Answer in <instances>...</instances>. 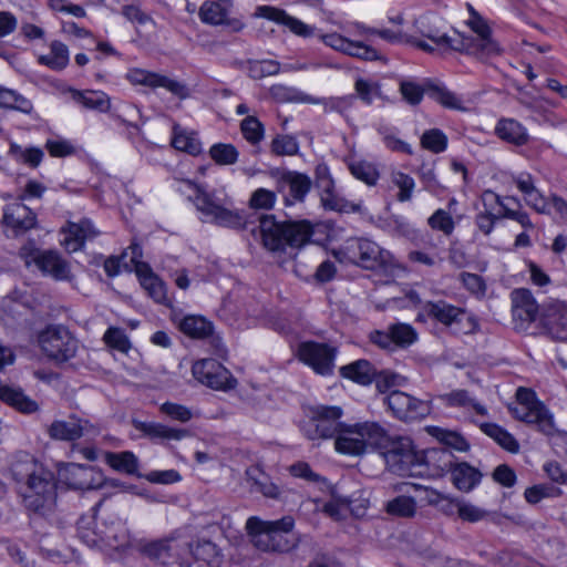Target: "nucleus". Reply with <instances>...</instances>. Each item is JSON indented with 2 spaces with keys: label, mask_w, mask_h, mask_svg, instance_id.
<instances>
[{
  "label": "nucleus",
  "mask_w": 567,
  "mask_h": 567,
  "mask_svg": "<svg viewBox=\"0 0 567 567\" xmlns=\"http://www.w3.org/2000/svg\"><path fill=\"white\" fill-rule=\"evenodd\" d=\"M12 474L18 482L27 483L23 495L25 507L44 514L55 503V484L53 473L47 470L32 455L18 454L12 464Z\"/></svg>",
  "instance_id": "1"
},
{
  "label": "nucleus",
  "mask_w": 567,
  "mask_h": 567,
  "mask_svg": "<svg viewBox=\"0 0 567 567\" xmlns=\"http://www.w3.org/2000/svg\"><path fill=\"white\" fill-rule=\"evenodd\" d=\"M78 533L81 540L89 547L110 555L122 553L132 545V536L126 523L114 515L103 517L101 520L82 517L78 523Z\"/></svg>",
  "instance_id": "2"
},
{
  "label": "nucleus",
  "mask_w": 567,
  "mask_h": 567,
  "mask_svg": "<svg viewBox=\"0 0 567 567\" xmlns=\"http://www.w3.org/2000/svg\"><path fill=\"white\" fill-rule=\"evenodd\" d=\"M426 432L444 444L442 447L430 449L422 452V463L424 464V475L445 476L456 488L461 484V470L458 457L453 450H461V435L439 426H426Z\"/></svg>",
  "instance_id": "3"
},
{
  "label": "nucleus",
  "mask_w": 567,
  "mask_h": 567,
  "mask_svg": "<svg viewBox=\"0 0 567 567\" xmlns=\"http://www.w3.org/2000/svg\"><path fill=\"white\" fill-rule=\"evenodd\" d=\"M516 402L508 405L511 414L518 421L536 426L537 431L553 443H567V431L558 429L554 414L537 398L535 391L527 388L516 390Z\"/></svg>",
  "instance_id": "4"
},
{
  "label": "nucleus",
  "mask_w": 567,
  "mask_h": 567,
  "mask_svg": "<svg viewBox=\"0 0 567 567\" xmlns=\"http://www.w3.org/2000/svg\"><path fill=\"white\" fill-rule=\"evenodd\" d=\"M295 520L291 516H285L277 520H262L257 516H250L246 520V529L252 545L266 553H288L297 546L296 538L291 535Z\"/></svg>",
  "instance_id": "5"
},
{
  "label": "nucleus",
  "mask_w": 567,
  "mask_h": 567,
  "mask_svg": "<svg viewBox=\"0 0 567 567\" xmlns=\"http://www.w3.org/2000/svg\"><path fill=\"white\" fill-rule=\"evenodd\" d=\"M386 442L385 429L373 421L340 423L334 440V450L347 456H362L375 451Z\"/></svg>",
  "instance_id": "6"
},
{
  "label": "nucleus",
  "mask_w": 567,
  "mask_h": 567,
  "mask_svg": "<svg viewBox=\"0 0 567 567\" xmlns=\"http://www.w3.org/2000/svg\"><path fill=\"white\" fill-rule=\"evenodd\" d=\"M265 247L271 251H286L293 257V250L308 244L313 234L311 225L306 221L279 223L274 216H264L259 223Z\"/></svg>",
  "instance_id": "7"
},
{
  "label": "nucleus",
  "mask_w": 567,
  "mask_h": 567,
  "mask_svg": "<svg viewBox=\"0 0 567 567\" xmlns=\"http://www.w3.org/2000/svg\"><path fill=\"white\" fill-rule=\"evenodd\" d=\"M185 184L196 190L194 204L202 221L229 228L244 225V218L234 208L233 200L227 195L220 196L217 192H205L192 181H185Z\"/></svg>",
  "instance_id": "8"
},
{
  "label": "nucleus",
  "mask_w": 567,
  "mask_h": 567,
  "mask_svg": "<svg viewBox=\"0 0 567 567\" xmlns=\"http://www.w3.org/2000/svg\"><path fill=\"white\" fill-rule=\"evenodd\" d=\"M385 440L379 451L386 465L395 473L408 476H423L425 471L422 463V452L416 451L409 437H391L385 431Z\"/></svg>",
  "instance_id": "9"
},
{
  "label": "nucleus",
  "mask_w": 567,
  "mask_h": 567,
  "mask_svg": "<svg viewBox=\"0 0 567 567\" xmlns=\"http://www.w3.org/2000/svg\"><path fill=\"white\" fill-rule=\"evenodd\" d=\"M466 10L468 17L465 24L474 37H463V52L481 60L499 54V45L492 39V31L486 20L471 3H466Z\"/></svg>",
  "instance_id": "10"
},
{
  "label": "nucleus",
  "mask_w": 567,
  "mask_h": 567,
  "mask_svg": "<svg viewBox=\"0 0 567 567\" xmlns=\"http://www.w3.org/2000/svg\"><path fill=\"white\" fill-rule=\"evenodd\" d=\"M38 344L41 351L51 360L66 362L75 357L79 341L61 324H51L39 332Z\"/></svg>",
  "instance_id": "11"
},
{
  "label": "nucleus",
  "mask_w": 567,
  "mask_h": 567,
  "mask_svg": "<svg viewBox=\"0 0 567 567\" xmlns=\"http://www.w3.org/2000/svg\"><path fill=\"white\" fill-rule=\"evenodd\" d=\"M343 411L338 405H317L311 409L309 420L301 430L312 441L336 439Z\"/></svg>",
  "instance_id": "12"
},
{
  "label": "nucleus",
  "mask_w": 567,
  "mask_h": 567,
  "mask_svg": "<svg viewBox=\"0 0 567 567\" xmlns=\"http://www.w3.org/2000/svg\"><path fill=\"white\" fill-rule=\"evenodd\" d=\"M297 358L317 374L331 375L334 369L337 349L328 343L303 341L297 348Z\"/></svg>",
  "instance_id": "13"
},
{
  "label": "nucleus",
  "mask_w": 567,
  "mask_h": 567,
  "mask_svg": "<svg viewBox=\"0 0 567 567\" xmlns=\"http://www.w3.org/2000/svg\"><path fill=\"white\" fill-rule=\"evenodd\" d=\"M125 79L134 86L143 85L153 90L165 89L181 100L190 95V91L185 83L146 69L131 68L127 70Z\"/></svg>",
  "instance_id": "14"
},
{
  "label": "nucleus",
  "mask_w": 567,
  "mask_h": 567,
  "mask_svg": "<svg viewBox=\"0 0 567 567\" xmlns=\"http://www.w3.org/2000/svg\"><path fill=\"white\" fill-rule=\"evenodd\" d=\"M20 256L28 267L34 265L43 274L56 280H69L71 278L69 265L55 251H40L33 247L24 246L20 250Z\"/></svg>",
  "instance_id": "15"
},
{
  "label": "nucleus",
  "mask_w": 567,
  "mask_h": 567,
  "mask_svg": "<svg viewBox=\"0 0 567 567\" xmlns=\"http://www.w3.org/2000/svg\"><path fill=\"white\" fill-rule=\"evenodd\" d=\"M193 377L202 384L226 391L236 386L231 373L215 359H200L192 367Z\"/></svg>",
  "instance_id": "16"
},
{
  "label": "nucleus",
  "mask_w": 567,
  "mask_h": 567,
  "mask_svg": "<svg viewBox=\"0 0 567 567\" xmlns=\"http://www.w3.org/2000/svg\"><path fill=\"white\" fill-rule=\"evenodd\" d=\"M420 41H425L435 49H450L451 39L446 35L443 20L435 14H424L413 21L412 28H409Z\"/></svg>",
  "instance_id": "17"
},
{
  "label": "nucleus",
  "mask_w": 567,
  "mask_h": 567,
  "mask_svg": "<svg viewBox=\"0 0 567 567\" xmlns=\"http://www.w3.org/2000/svg\"><path fill=\"white\" fill-rule=\"evenodd\" d=\"M352 252L357 257V265L364 269H386L393 265L392 254L380 247L375 241L360 238L352 245Z\"/></svg>",
  "instance_id": "18"
},
{
  "label": "nucleus",
  "mask_w": 567,
  "mask_h": 567,
  "mask_svg": "<svg viewBox=\"0 0 567 567\" xmlns=\"http://www.w3.org/2000/svg\"><path fill=\"white\" fill-rule=\"evenodd\" d=\"M61 482L74 489H92L101 484L102 475L93 466L65 463L58 466Z\"/></svg>",
  "instance_id": "19"
},
{
  "label": "nucleus",
  "mask_w": 567,
  "mask_h": 567,
  "mask_svg": "<svg viewBox=\"0 0 567 567\" xmlns=\"http://www.w3.org/2000/svg\"><path fill=\"white\" fill-rule=\"evenodd\" d=\"M342 378L349 379L358 384L368 385L378 378V388L384 383L386 386L395 385L399 375L383 372L378 374L377 369L368 360H357L347 365H343L339 370Z\"/></svg>",
  "instance_id": "20"
},
{
  "label": "nucleus",
  "mask_w": 567,
  "mask_h": 567,
  "mask_svg": "<svg viewBox=\"0 0 567 567\" xmlns=\"http://www.w3.org/2000/svg\"><path fill=\"white\" fill-rule=\"evenodd\" d=\"M99 432L94 424L75 415L55 420L48 426L49 436L56 441H76L83 436H95Z\"/></svg>",
  "instance_id": "21"
},
{
  "label": "nucleus",
  "mask_w": 567,
  "mask_h": 567,
  "mask_svg": "<svg viewBox=\"0 0 567 567\" xmlns=\"http://www.w3.org/2000/svg\"><path fill=\"white\" fill-rule=\"evenodd\" d=\"M385 403L398 419L404 421L424 417L430 412V406L425 401L417 400L402 391L390 392L385 398Z\"/></svg>",
  "instance_id": "22"
},
{
  "label": "nucleus",
  "mask_w": 567,
  "mask_h": 567,
  "mask_svg": "<svg viewBox=\"0 0 567 567\" xmlns=\"http://www.w3.org/2000/svg\"><path fill=\"white\" fill-rule=\"evenodd\" d=\"M255 16L274 21L278 24L287 27L293 34L301 38H311L316 35V27L305 23L296 17L288 14L285 10L270 6H259Z\"/></svg>",
  "instance_id": "23"
},
{
  "label": "nucleus",
  "mask_w": 567,
  "mask_h": 567,
  "mask_svg": "<svg viewBox=\"0 0 567 567\" xmlns=\"http://www.w3.org/2000/svg\"><path fill=\"white\" fill-rule=\"evenodd\" d=\"M320 39L329 48L350 56L368 61H374L380 58L379 52L372 47H369L361 41L350 40L337 32L320 34Z\"/></svg>",
  "instance_id": "24"
},
{
  "label": "nucleus",
  "mask_w": 567,
  "mask_h": 567,
  "mask_svg": "<svg viewBox=\"0 0 567 567\" xmlns=\"http://www.w3.org/2000/svg\"><path fill=\"white\" fill-rule=\"evenodd\" d=\"M133 425L144 436L163 444L181 442L192 436V432L187 429L169 426L159 422L133 420Z\"/></svg>",
  "instance_id": "25"
},
{
  "label": "nucleus",
  "mask_w": 567,
  "mask_h": 567,
  "mask_svg": "<svg viewBox=\"0 0 567 567\" xmlns=\"http://www.w3.org/2000/svg\"><path fill=\"white\" fill-rule=\"evenodd\" d=\"M311 179L301 173L288 172L279 179V192L285 196L287 206L303 202L306 195L311 189Z\"/></svg>",
  "instance_id": "26"
},
{
  "label": "nucleus",
  "mask_w": 567,
  "mask_h": 567,
  "mask_svg": "<svg viewBox=\"0 0 567 567\" xmlns=\"http://www.w3.org/2000/svg\"><path fill=\"white\" fill-rule=\"evenodd\" d=\"M96 235L97 231L89 219L80 223L69 221L61 230L60 243L69 252H75L83 247L86 239Z\"/></svg>",
  "instance_id": "27"
},
{
  "label": "nucleus",
  "mask_w": 567,
  "mask_h": 567,
  "mask_svg": "<svg viewBox=\"0 0 567 567\" xmlns=\"http://www.w3.org/2000/svg\"><path fill=\"white\" fill-rule=\"evenodd\" d=\"M317 188L319 190L322 206L329 210H343L348 207L347 202L338 195L329 169L324 165L317 167Z\"/></svg>",
  "instance_id": "28"
},
{
  "label": "nucleus",
  "mask_w": 567,
  "mask_h": 567,
  "mask_svg": "<svg viewBox=\"0 0 567 567\" xmlns=\"http://www.w3.org/2000/svg\"><path fill=\"white\" fill-rule=\"evenodd\" d=\"M519 192L524 195L526 204L539 214L549 215V203L535 186L534 178L529 173H519L513 177Z\"/></svg>",
  "instance_id": "29"
},
{
  "label": "nucleus",
  "mask_w": 567,
  "mask_h": 567,
  "mask_svg": "<svg viewBox=\"0 0 567 567\" xmlns=\"http://www.w3.org/2000/svg\"><path fill=\"white\" fill-rule=\"evenodd\" d=\"M135 272L142 287L155 302L169 305L171 300L165 284L152 271L147 264L136 262Z\"/></svg>",
  "instance_id": "30"
},
{
  "label": "nucleus",
  "mask_w": 567,
  "mask_h": 567,
  "mask_svg": "<svg viewBox=\"0 0 567 567\" xmlns=\"http://www.w3.org/2000/svg\"><path fill=\"white\" fill-rule=\"evenodd\" d=\"M513 316L522 321L533 322L538 316V305L526 288L515 289L511 293Z\"/></svg>",
  "instance_id": "31"
},
{
  "label": "nucleus",
  "mask_w": 567,
  "mask_h": 567,
  "mask_svg": "<svg viewBox=\"0 0 567 567\" xmlns=\"http://www.w3.org/2000/svg\"><path fill=\"white\" fill-rule=\"evenodd\" d=\"M37 62L52 71H63L70 63V50L63 42L53 40L48 52L37 54Z\"/></svg>",
  "instance_id": "32"
},
{
  "label": "nucleus",
  "mask_w": 567,
  "mask_h": 567,
  "mask_svg": "<svg viewBox=\"0 0 567 567\" xmlns=\"http://www.w3.org/2000/svg\"><path fill=\"white\" fill-rule=\"evenodd\" d=\"M3 220L17 231L28 230L35 225V214L23 203H12L6 206Z\"/></svg>",
  "instance_id": "33"
},
{
  "label": "nucleus",
  "mask_w": 567,
  "mask_h": 567,
  "mask_svg": "<svg viewBox=\"0 0 567 567\" xmlns=\"http://www.w3.org/2000/svg\"><path fill=\"white\" fill-rule=\"evenodd\" d=\"M251 489L262 494L265 497L274 499L286 498L287 491L281 489L270 478L257 467H251L246 472Z\"/></svg>",
  "instance_id": "34"
},
{
  "label": "nucleus",
  "mask_w": 567,
  "mask_h": 567,
  "mask_svg": "<svg viewBox=\"0 0 567 567\" xmlns=\"http://www.w3.org/2000/svg\"><path fill=\"white\" fill-rule=\"evenodd\" d=\"M70 93L74 102L87 110L106 113L111 109V97L103 91L72 89Z\"/></svg>",
  "instance_id": "35"
},
{
  "label": "nucleus",
  "mask_w": 567,
  "mask_h": 567,
  "mask_svg": "<svg viewBox=\"0 0 567 567\" xmlns=\"http://www.w3.org/2000/svg\"><path fill=\"white\" fill-rule=\"evenodd\" d=\"M369 31L381 38L389 43H409L423 51H432L433 47L429 45L425 41L417 40L416 35L406 29H369Z\"/></svg>",
  "instance_id": "36"
},
{
  "label": "nucleus",
  "mask_w": 567,
  "mask_h": 567,
  "mask_svg": "<svg viewBox=\"0 0 567 567\" xmlns=\"http://www.w3.org/2000/svg\"><path fill=\"white\" fill-rule=\"evenodd\" d=\"M0 400L16 408L22 413H34L39 410L38 403L25 395L19 388L0 385Z\"/></svg>",
  "instance_id": "37"
},
{
  "label": "nucleus",
  "mask_w": 567,
  "mask_h": 567,
  "mask_svg": "<svg viewBox=\"0 0 567 567\" xmlns=\"http://www.w3.org/2000/svg\"><path fill=\"white\" fill-rule=\"evenodd\" d=\"M542 318L550 329H567V301L548 300L543 305Z\"/></svg>",
  "instance_id": "38"
},
{
  "label": "nucleus",
  "mask_w": 567,
  "mask_h": 567,
  "mask_svg": "<svg viewBox=\"0 0 567 567\" xmlns=\"http://www.w3.org/2000/svg\"><path fill=\"white\" fill-rule=\"evenodd\" d=\"M173 146L182 152L188 153L189 155H199L203 151L202 143L197 134L193 131L183 128L178 124L173 126Z\"/></svg>",
  "instance_id": "39"
},
{
  "label": "nucleus",
  "mask_w": 567,
  "mask_h": 567,
  "mask_svg": "<svg viewBox=\"0 0 567 567\" xmlns=\"http://www.w3.org/2000/svg\"><path fill=\"white\" fill-rule=\"evenodd\" d=\"M495 132L499 138L516 145H524L528 141L527 130L519 122L512 118L501 120Z\"/></svg>",
  "instance_id": "40"
},
{
  "label": "nucleus",
  "mask_w": 567,
  "mask_h": 567,
  "mask_svg": "<svg viewBox=\"0 0 567 567\" xmlns=\"http://www.w3.org/2000/svg\"><path fill=\"white\" fill-rule=\"evenodd\" d=\"M480 429L483 433L494 440L505 451L517 454L519 452V443L506 429L496 423H482Z\"/></svg>",
  "instance_id": "41"
},
{
  "label": "nucleus",
  "mask_w": 567,
  "mask_h": 567,
  "mask_svg": "<svg viewBox=\"0 0 567 567\" xmlns=\"http://www.w3.org/2000/svg\"><path fill=\"white\" fill-rule=\"evenodd\" d=\"M104 458L106 464L117 472L127 475H138V458L131 451L106 452Z\"/></svg>",
  "instance_id": "42"
},
{
  "label": "nucleus",
  "mask_w": 567,
  "mask_h": 567,
  "mask_svg": "<svg viewBox=\"0 0 567 567\" xmlns=\"http://www.w3.org/2000/svg\"><path fill=\"white\" fill-rule=\"evenodd\" d=\"M354 99L353 95L317 99L309 94H303L300 101L309 104H321L324 112H337L344 115L352 107Z\"/></svg>",
  "instance_id": "43"
},
{
  "label": "nucleus",
  "mask_w": 567,
  "mask_h": 567,
  "mask_svg": "<svg viewBox=\"0 0 567 567\" xmlns=\"http://www.w3.org/2000/svg\"><path fill=\"white\" fill-rule=\"evenodd\" d=\"M231 4L206 0L199 8V18L204 23L219 25L227 21Z\"/></svg>",
  "instance_id": "44"
},
{
  "label": "nucleus",
  "mask_w": 567,
  "mask_h": 567,
  "mask_svg": "<svg viewBox=\"0 0 567 567\" xmlns=\"http://www.w3.org/2000/svg\"><path fill=\"white\" fill-rule=\"evenodd\" d=\"M194 558L203 561L209 567H219L223 561V555L218 547L209 540H199L190 547Z\"/></svg>",
  "instance_id": "45"
},
{
  "label": "nucleus",
  "mask_w": 567,
  "mask_h": 567,
  "mask_svg": "<svg viewBox=\"0 0 567 567\" xmlns=\"http://www.w3.org/2000/svg\"><path fill=\"white\" fill-rule=\"evenodd\" d=\"M179 330L196 339H203L208 337L212 333L213 326L200 316H186L179 321Z\"/></svg>",
  "instance_id": "46"
},
{
  "label": "nucleus",
  "mask_w": 567,
  "mask_h": 567,
  "mask_svg": "<svg viewBox=\"0 0 567 567\" xmlns=\"http://www.w3.org/2000/svg\"><path fill=\"white\" fill-rule=\"evenodd\" d=\"M9 154L17 163L25 164L30 167H38L44 156L43 151L39 147H22L17 143H11Z\"/></svg>",
  "instance_id": "47"
},
{
  "label": "nucleus",
  "mask_w": 567,
  "mask_h": 567,
  "mask_svg": "<svg viewBox=\"0 0 567 567\" xmlns=\"http://www.w3.org/2000/svg\"><path fill=\"white\" fill-rule=\"evenodd\" d=\"M484 206L495 207L499 212V217L504 216L509 218L511 212H517L514 207H519V202L514 197H499L497 194L487 190L482 196Z\"/></svg>",
  "instance_id": "48"
},
{
  "label": "nucleus",
  "mask_w": 567,
  "mask_h": 567,
  "mask_svg": "<svg viewBox=\"0 0 567 567\" xmlns=\"http://www.w3.org/2000/svg\"><path fill=\"white\" fill-rule=\"evenodd\" d=\"M349 169L354 178L363 182L369 186H374L379 179L377 167L363 159H352L349 162Z\"/></svg>",
  "instance_id": "49"
},
{
  "label": "nucleus",
  "mask_w": 567,
  "mask_h": 567,
  "mask_svg": "<svg viewBox=\"0 0 567 567\" xmlns=\"http://www.w3.org/2000/svg\"><path fill=\"white\" fill-rule=\"evenodd\" d=\"M0 107L13 109L23 113L32 111L31 102L14 90L0 85Z\"/></svg>",
  "instance_id": "50"
},
{
  "label": "nucleus",
  "mask_w": 567,
  "mask_h": 567,
  "mask_svg": "<svg viewBox=\"0 0 567 567\" xmlns=\"http://www.w3.org/2000/svg\"><path fill=\"white\" fill-rule=\"evenodd\" d=\"M354 91L358 97L367 105L382 97L379 82L372 79L358 78L354 82Z\"/></svg>",
  "instance_id": "51"
},
{
  "label": "nucleus",
  "mask_w": 567,
  "mask_h": 567,
  "mask_svg": "<svg viewBox=\"0 0 567 567\" xmlns=\"http://www.w3.org/2000/svg\"><path fill=\"white\" fill-rule=\"evenodd\" d=\"M426 308L432 317L445 326L454 322L461 312L458 308L445 301L429 302Z\"/></svg>",
  "instance_id": "52"
},
{
  "label": "nucleus",
  "mask_w": 567,
  "mask_h": 567,
  "mask_svg": "<svg viewBox=\"0 0 567 567\" xmlns=\"http://www.w3.org/2000/svg\"><path fill=\"white\" fill-rule=\"evenodd\" d=\"M386 512L400 517H413L416 513V503L413 497L401 495L386 503Z\"/></svg>",
  "instance_id": "53"
},
{
  "label": "nucleus",
  "mask_w": 567,
  "mask_h": 567,
  "mask_svg": "<svg viewBox=\"0 0 567 567\" xmlns=\"http://www.w3.org/2000/svg\"><path fill=\"white\" fill-rule=\"evenodd\" d=\"M209 156L218 165H233L238 161L239 153L231 144L216 143L209 148Z\"/></svg>",
  "instance_id": "54"
},
{
  "label": "nucleus",
  "mask_w": 567,
  "mask_h": 567,
  "mask_svg": "<svg viewBox=\"0 0 567 567\" xmlns=\"http://www.w3.org/2000/svg\"><path fill=\"white\" fill-rule=\"evenodd\" d=\"M378 133L382 136L383 143L389 150L393 152L412 154V147L410 144L399 138L394 128L384 124H380L378 127Z\"/></svg>",
  "instance_id": "55"
},
{
  "label": "nucleus",
  "mask_w": 567,
  "mask_h": 567,
  "mask_svg": "<svg viewBox=\"0 0 567 567\" xmlns=\"http://www.w3.org/2000/svg\"><path fill=\"white\" fill-rule=\"evenodd\" d=\"M391 183L399 188L396 198L399 202H408L412 198L415 188V182L412 176L395 171L391 173Z\"/></svg>",
  "instance_id": "56"
},
{
  "label": "nucleus",
  "mask_w": 567,
  "mask_h": 567,
  "mask_svg": "<svg viewBox=\"0 0 567 567\" xmlns=\"http://www.w3.org/2000/svg\"><path fill=\"white\" fill-rule=\"evenodd\" d=\"M103 341L110 348L117 350L122 353H128L132 348V343L123 329L116 327H110L104 336Z\"/></svg>",
  "instance_id": "57"
},
{
  "label": "nucleus",
  "mask_w": 567,
  "mask_h": 567,
  "mask_svg": "<svg viewBox=\"0 0 567 567\" xmlns=\"http://www.w3.org/2000/svg\"><path fill=\"white\" fill-rule=\"evenodd\" d=\"M279 71L280 63L275 60H256L251 61L248 66L249 75L255 80L276 75Z\"/></svg>",
  "instance_id": "58"
},
{
  "label": "nucleus",
  "mask_w": 567,
  "mask_h": 567,
  "mask_svg": "<svg viewBox=\"0 0 567 567\" xmlns=\"http://www.w3.org/2000/svg\"><path fill=\"white\" fill-rule=\"evenodd\" d=\"M241 133L250 144H258L264 138V126L255 116H247L243 120Z\"/></svg>",
  "instance_id": "59"
},
{
  "label": "nucleus",
  "mask_w": 567,
  "mask_h": 567,
  "mask_svg": "<svg viewBox=\"0 0 567 567\" xmlns=\"http://www.w3.org/2000/svg\"><path fill=\"white\" fill-rule=\"evenodd\" d=\"M447 138L440 130L425 131L421 137L423 148L433 153H441L446 148Z\"/></svg>",
  "instance_id": "60"
},
{
  "label": "nucleus",
  "mask_w": 567,
  "mask_h": 567,
  "mask_svg": "<svg viewBox=\"0 0 567 567\" xmlns=\"http://www.w3.org/2000/svg\"><path fill=\"white\" fill-rule=\"evenodd\" d=\"M394 346L408 347L416 340L415 330L406 323H395L390 327Z\"/></svg>",
  "instance_id": "61"
},
{
  "label": "nucleus",
  "mask_w": 567,
  "mask_h": 567,
  "mask_svg": "<svg viewBox=\"0 0 567 567\" xmlns=\"http://www.w3.org/2000/svg\"><path fill=\"white\" fill-rule=\"evenodd\" d=\"M159 411L167 417L182 423L190 421L194 416L189 408L174 402H164Z\"/></svg>",
  "instance_id": "62"
},
{
  "label": "nucleus",
  "mask_w": 567,
  "mask_h": 567,
  "mask_svg": "<svg viewBox=\"0 0 567 567\" xmlns=\"http://www.w3.org/2000/svg\"><path fill=\"white\" fill-rule=\"evenodd\" d=\"M560 494V488L543 484L526 488L524 496L529 504H537L544 498L559 496Z\"/></svg>",
  "instance_id": "63"
},
{
  "label": "nucleus",
  "mask_w": 567,
  "mask_h": 567,
  "mask_svg": "<svg viewBox=\"0 0 567 567\" xmlns=\"http://www.w3.org/2000/svg\"><path fill=\"white\" fill-rule=\"evenodd\" d=\"M277 200L275 192L267 188L256 189L249 199V205L255 209H271Z\"/></svg>",
  "instance_id": "64"
}]
</instances>
